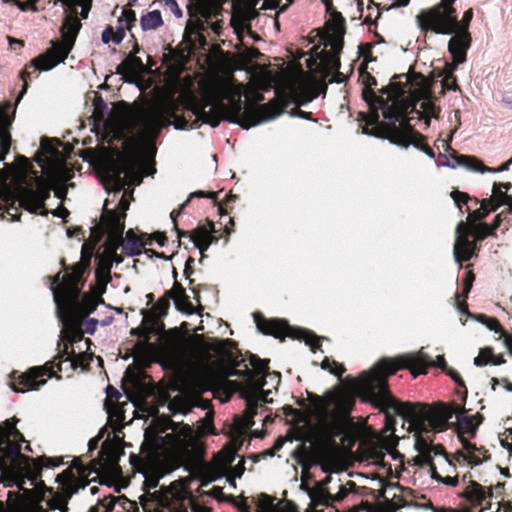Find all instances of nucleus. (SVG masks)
I'll return each mask as SVG.
<instances>
[{"label":"nucleus","mask_w":512,"mask_h":512,"mask_svg":"<svg viewBox=\"0 0 512 512\" xmlns=\"http://www.w3.org/2000/svg\"><path fill=\"white\" fill-rule=\"evenodd\" d=\"M54 367V361L47 362L43 366H35L28 369L25 373H22L18 378V383L26 387V389H20L15 384H11L10 388L15 393H26L27 391H37L40 387L46 384L44 376L49 378L53 377L54 374L52 369Z\"/></svg>","instance_id":"a211bd4d"},{"label":"nucleus","mask_w":512,"mask_h":512,"mask_svg":"<svg viewBox=\"0 0 512 512\" xmlns=\"http://www.w3.org/2000/svg\"><path fill=\"white\" fill-rule=\"evenodd\" d=\"M494 199L501 205H508L512 201V196L505 192H502L498 187L497 183L493 186Z\"/></svg>","instance_id":"a18cd8bd"},{"label":"nucleus","mask_w":512,"mask_h":512,"mask_svg":"<svg viewBox=\"0 0 512 512\" xmlns=\"http://www.w3.org/2000/svg\"><path fill=\"white\" fill-rule=\"evenodd\" d=\"M53 189L52 185L46 181L41 179H37L35 189H31L25 192L24 197H19V204L17 207L24 206L27 202L31 206L29 210L36 212L39 209L44 207L45 201L49 199L51 190Z\"/></svg>","instance_id":"aec40b11"},{"label":"nucleus","mask_w":512,"mask_h":512,"mask_svg":"<svg viewBox=\"0 0 512 512\" xmlns=\"http://www.w3.org/2000/svg\"><path fill=\"white\" fill-rule=\"evenodd\" d=\"M364 88L362 90L363 99L369 105L373 114V121L370 124L377 123L379 119L378 111L382 112L384 117V108L393 113H409L415 110V105L410 102L406 85L399 82H391L388 86L381 89L382 95H377L373 87L377 85L374 77L367 75L364 80Z\"/></svg>","instance_id":"0eeeda50"},{"label":"nucleus","mask_w":512,"mask_h":512,"mask_svg":"<svg viewBox=\"0 0 512 512\" xmlns=\"http://www.w3.org/2000/svg\"><path fill=\"white\" fill-rule=\"evenodd\" d=\"M466 449L469 451V457H468L469 464L474 465V466L480 465L482 463V461L477 456H475L472 451V450H477V448L469 444L468 446H466Z\"/></svg>","instance_id":"e2e57ef3"},{"label":"nucleus","mask_w":512,"mask_h":512,"mask_svg":"<svg viewBox=\"0 0 512 512\" xmlns=\"http://www.w3.org/2000/svg\"><path fill=\"white\" fill-rule=\"evenodd\" d=\"M142 168V160H127L123 163L111 165L109 177L115 186V191H122L127 184L139 185L142 181Z\"/></svg>","instance_id":"dca6fc26"},{"label":"nucleus","mask_w":512,"mask_h":512,"mask_svg":"<svg viewBox=\"0 0 512 512\" xmlns=\"http://www.w3.org/2000/svg\"><path fill=\"white\" fill-rule=\"evenodd\" d=\"M169 409L173 415L181 414L186 415L191 411V408L184 403L176 404L174 402L169 403Z\"/></svg>","instance_id":"de8ad7c7"},{"label":"nucleus","mask_w":512,"mask_h":512,"mask_svg":"<svg viewBox=\"0 0 512 512\" xmlns=\"http://www.w3.org/2000/svg\"><path fill=\"white\" fill-rule=\"evenodd\" d=\"M98 324L99 320L95 318H88L84 323V332L88 335H93Z\"/></svg>","instance_id":"5fc2aeb1"},{"label":"nucleus","mask_w":512,"mask_h":512,"mask_svg":"<svg viewBox=\"0 0 512 512\" xmlns=\"http://www.w3.org/2000/svg\"><path fill=\"white\" fill-rule=\"evenodd\" d=\"M113 33V30L111 27H107L103 30L101 33V40L104 44H109L110 41H112L111 35Z\"/></svg>","instance_id":"338daca9"},{"label":"nucleus","mask_w":512,"mask_h":512,"mask_svg":"<svg viewBox=\"0 0 512 512\" xmlns=\"http://www.w3.org/2000/svg\"><path fill=\"white\" fill-rule=\"evenodd\" d=\"M473 12L471 9L464 12L463 18H462V28H460V32H467V28L472 20Z\"/></svg>","instance_id":"680f3d73"},{"label":"nucleus","mask_w":512,"mask_h":512,"mask_svg":"<svg viewBox=\"0 0 512 512\" xmlns=\"http://www.w3.org/2000/svg\"><path fill=\"white\" fill-rule=\"evenodd\" d=\"M456 0H441L416 17L418 26L423 31H432L439 35H453L448 43V51L453 57L455 67L466 60V52L470 47V36L460 32L456 9L452 6Z\"/></svg>","instance_id":"20e7f679"},{"label":"nucleus","mask_w":512,"mask_h":512,"mask_svg":"<svg viewBox=\"0 0 512 512\" xmlns=\"http://www.w3.org/2000/svg\"><path fill=\"white\" fill-rule=\"evenodd\" d=\"M486 200H483L481 202V206L478 209L471 210L470 206L466 207V212L468 213V222L470 224H478L477 222H480L483 220L488 214L489 210L485 208Z\"/></svg>","instance_id":"ea45409f"},{"label":"nucleus","mask_w":512,"mask_h":512,"mask_svg":"<svg viewBox=\"0 0 512 512\" xmlns=\"http://www.w3.org/2000/svg\"><path fill=\"white\" fill-rule=\"evenodd\" d=\"M451 198L455 202V204L458 206L460 212H463L461 204H468L471 203L472 206H481V202L477 198H472L468 194L460 191H452L450 193Z\"/></svg>","instance_id":"4c0bfd02"},{"label":"nucleus","mask_w":512,"mask_h":512,"mask_svg":"<svg viewBox=\"0 0 512 512\" xmlns=\"http://www.w3.org/2000/svg\"><path fill=\"white\" fill-rule=\"evenodd\" d=\"M81 23L71 16L66 17L61 26L63 42L52 41V47L43 54L34 58L30 66L40 72H47L56 67L59 63H64L69 53L73 49Z\"/></svg>","instance_id":"1a4fd4ad"},{"label":"nucleus","mask_w":512,"mask_h":512,"mask_svg":"<svg viewBox=\"0 0 512 512\" xmlns=\"http://www.w3.org/2000/svg\"><path fill=\"white\" fill-rule=\"evenodd\" d=\"M388 360L398 369H409L414 378L419 374H425L429 367H438L446 371L449 367L444 356L439 355L435 360L424 353L423 350L402 354L395 359Z\"/></svg>","instance_id":"4468645a"},{"label":"nucleus","mask_w":512,"mask_h":512,"mask_svg":"<svg viewBox=\"0 0 512 512\" xmlns=\"http://www.w3.org/2000/svg\"><path fill=\"white\" fill-rule=\"evenodd\" d=\"M30 77V72L27 70V69H24L21 73H20V78L22 79L23 81V87H22V90L21 92L19 93V96H18V100L20 98L23 97V95L27 92V89H28V78Z\"/></svg>","instance_id":"13d9d810"},{"label":"nucleus","mask_w":512,"mask_h":512,"mask_svg":"<svg viewBox=\"0 0 512 512\" xmlns=\"http://www.w3.org/2000/svg\"><path fill=\"white\" fill-rule=\"evenodd\" d=\"M59 275H60V273H58L56 276H54L52 278L53 282H52V284L50 286V290H51V292L53 294V299H54V302L56 304V314H57V317H58L59 321L64 325L66 322H68V316H67V313L64 311V309L62 307L60 296H59L58 290H57L58 281H59Z\"/></svg>","instance_id":"473e14b6"},{"label":"nucleus","mask_w":512,"mask_h":512,"mask_svg":"<svg viewBox=\"0 0 512 512\" xmlns=\"http://www.w3.org/2000/svg\"><path fill=\"white\" fill-rule=\"evenodd\" d=\"M148 70L140 57L129 55L116 68V73L121 76L123 83L135 86L141 91V84L135 77L147 73Z\"/></svg>","instance_id":"6ab92c4d"},{"label":"nucleus","mask_w":512,"mask_h":512,"mask_svg":"<svg viewBox=\"0 0 512 512\" xmlns=\"http://www.w3.org/2000/svg\"><path fill=\"white\" fill-rule=\"evenodd\" d=\"M242 108V104L234 98H230L229 103L226 104L223 100H217L211 95H206L193 105L192 112L196 119L190 127L191 129H198L202 123L216 128L219 126L221 120H226L248 130L250 127L260 123L274 120L281 114V109L278 104H263L257 108L252 123L248 124V120L239 119L236 116L241 112Z\"/></svg>","instance_id":"7ed1b4c3"},{"label":"nucleus","mask_w":512,"mask_h":512,"mask_svg":"<svg viewBox=\"0 0 512 512\" xmlns=\"http://www.w3.org/2000/svg\"><path fill=\"white\" fill-rule=\"evenodd\" d=\"M8 178H9L8 172L5 170H0V186H1L2 192L4 191V193H6V194L8 192H14L12 190V188L10 187V185L8 184Z\"/></svg>","instance_id":"864d4df0"},{"label":"nucleus","mask_w":512,"mask_h":512,"mask_svg":"<svg viewBox=\"0 0 512 512\" xmlns=\"http://www.w3.org/2000/svg\"><path fill=\"white\" fill-rule=\"evenodd\" d=\"M65 289V297L69 305L80 309L86 314H92L96 310L99 302L92 296L82 294L75 287H66Z\"/></svg>","instance_id":"b1692460"},{"label":"nucleus","mask_w":512,"mask_h":512,"mask_svg":"<svg viewBox=\"0 0 512 512\" xmlns=\"http://www.w3.org/2000/svg\"><path fill=\"white\" fill-rule=\"evenodd\" d=\"M10 126L11 119L6 111L0 109V162L4 161L6 155L10 152Z\"/></svg>","instance_id":"a878e982"},{"label":"nucleus","mask_w":512,"mask_h":512,"mask_svg":"<svg viewBox=\"0 0 512 512\" xmlns=\"http://www.w3.org/2000/svg\"><path fill=\"white\" fill-rule=\"evenodd\" d=\"M170 429L175 433L178 434L180 437H183V439H188L192 436L193 430L192 428L183 423H171Z\"/></svg>","instance_id":"79ce46f5"},{"label":"nucleus","mask_w":512,"mask_h":512,"mask_svg":"<svg viewBox=\"0 0 512 512\" xmlns=\"http://www.w3.org/2000/svg\"><path fill=\"white\" fill-rule=\"evenodd\" d=\"M125 37V29L122 25H119L116 28L114 36L112 37V42L116 45H119Z\"/></svg>","instance_id":"bf43d9fd"},{"label":"nucleus","mask_w":512,"mask_h":512,"mask_svg":"<svg viewBox=\"0 0 512 512\" xmlns=\"http://www.w3.org/2000/svg\"><path fill=\"white\" fill-rule=\"evenodd\" d=\"M171 298L178 311L186 315H192L195 313L193 305L186 299L185 292L182 288H178L177 293L175 292L174 296H171Z\"/></svg>","instance_id":"2f4dec72"},{"label":"nucleus","mask_w":512,"mask_h":512,"mask_svg":"<svg viewBox=\"0 0 512 512\" xmlns=\"http://www.w3.org/2000/svg\"><path fill=\"white\" fill-rule=\"evenodd\" d=\"M332 364L337 365L335 361L331 362L329 358L325 357L321 362L320 367L322 370L329 371L332 375L340 377L345 372V368L342 365H340L337 366V368L333 369L331 367Z\"/></svg>","instance_id":"37998d69"},{"label":"nucleus","mask_w":512,"mask_h":512,"mask_svg":"<svg viewBox=\"0 0 512 512\" xmlns=\"http://www.w3.org/2000/svg\"><path fill=\"white\" fill-rule=\"evenodd\" d=\"M106 205L107 201L104 204L106 212L102 216V227L100 229L117 240L123 234L125 229V212L129 208V202L125 195H122L119 201L121 211L109 210L106 208ZM98 229L99 228L97 226L90 228L91 234H94Z\"/></svg>","instance_id":"f3484780"},{"label":"nucleus","mask_w":512,"mask_h":512,"mask_svg":"<svg viewBox=\"0 0 512 512\" xmlns=\"http://www.w3.org/2000/svg\"><path fill=\"white\" fill-rule=\"evenodd\" d=\"M420 108L424 110V123L426 127H429L431 117H436V107L429 101L422 102Z\"/></svg>","instance_id":"c03bdc74"},{"label":"nucleus","mask_w":512,"mask_h":512,"mask_svg":"<svg viewBox=\"0 0 512 512\" xmlns=\"http://www.w3.org/2000/svg\"><path fill=\"white\" fill-rule=\"evenodd\" d=\"M452 159L454 161L453 164H450L447 162V163L443 164V166H447L452 169H455L458 166V167H463L466 170L471 171V172L481 173L482 162L474 156L456 155V156H453Z\"/></svg>","instance_id":"cd10ccee"},{"label":"nucleus","mask_w":512,"mask_h":512,"mask_svg":"<svg viewBox=\"0 0 512 512\" xmlns=\"http://www.w3.org/2000/svg\"><path fill=\"white\" fill-rule=\"evenodd\" d=\"M178 237L189 238L194 246L199 250L201 256H203V253L208 250L210 245L217 241V239L203 226L196 228L191 234L186 231H178ZM202 261L203 257L199 259V263L201 264Z\"/></svg>","instance_id":"5701e85b"},{"label":"nucleus","mask_w":512,"mask_h":512,"mask_svg":"<svg viewBox=\"0 0 512 512\" xmlns=\"http://www.w3.org/2000/svg\"><path fill=\"white\" fill-rule=\"evenodd\" d=\"M329 32L321 36L325 48L330 47V51L323 50L319 59L332 70L340 68L339 53L343 48V36L345 33V19L341 13L334 11L331 13V22L328 24Z\"/></svg>","instance_id":"9b49d317"},{"label":"nucleus","mask_w":512,"mask_h":512,"mask_svg":"<svg viewBox=\"0 0 512 512\" xmlns=\"http://www.w3.org/2000/svg\"><path fill=\"white\" fill-rule=\"evenodd\" d=\"M414 448L419 453V455L414 458L415 465L430 466L435 457H442L445 462H448L447 456L441 446H434L419 435L416 436Z\"/></svg>","instance_id":"4be33fe9"},{"label":"nucleus","mask_w":512,"mask_h":512,"mask_svg":"<svg viewBox=\"0 0 512 512\" xmlns=\"http://www.w3.org/2000/svg\"><path fill=\"white\" fill-rule=\"evenodd\" d=\"M475 366H484L487 364L500 365L503 363L502 360H496L492 354L491 348H484L480 351L479 355L474 358L473 361Z\"/></svg>","instance_id":"c9c22d12"},{"label":"nucleus","mask_w":512,"mask_h":512,"mask_svg":"<svg viewBox=\"0 0 512 512\" xmlns=\"http://www.w3.org/2000/svg\"><path fill=\"white\" fill-rule=\"evenodd\" d=\"M475 366H484L487 364L500 365L503 363L502 360H496L492 354L491 348H484L480 351L479 355L474 358L473 361Z\"/></svg>","instance_id":"f704fd0d"},{"label":"nucleus","mask_w":512,"mask_h":512,"mask_svg":"<svg viewBox=\"0 0 512 512\" xmlns=\"http://www.w3.org/2000/svg\"><path fill=\"white\" fill-rule=\"evenodd\" d=\"M18 419L13 417L0 424V483L5 487L11 486L15 474L29 467L30 459L21 453V446L11 440V437L23 439L17 430Z\"/></svg>","instance_id":"6e6552de"},{"label":"nucleus","mask_w":512,"mask_h":512,"mask_svg":"<svg viewBox=\"0 0 512 512\" xmlns=\"http://www.w3.org/2000/svg\"><path fill=\"white\" fill-rule=\"evenodd\" d=\"M291 456L302 468H308L311 464V452L304 445H299Z\"/></svg>","instance_id":"72a5a7b5"},{"label":"nucleus","mask_w":512,"mask_h":512,"mask_svg":"<svg viewBox=\"0 0 512 512\" xmlns=\"http://www.w3.org/2000/svg\"><path fill=\"white\" fill-rule=\"evenodd\" d=\"M408 113H391L388 108H384V119L387 123L380 125L377 130L362 129V134L374 136L389 141L392 145L407 149L413 146L415 149L423 152L427 157L434 159L433 150L420 143L423 138L420 133L414 130L407 117Z\"/></svg>","instance_id":"423d86ee"},{"label":"nucleus","mask_w":512,"mask_h":512,"mask_svg":"<svg viewBox=\"0 0 512 512\" xmlns=\"http://www.w3.org/2000/svg\"><path fill=\"white\" fill-rule=\"evenodd\" d=\"M111 261L103 256L97 257L95 276L98 284L106 286L111 282Z\"/></svg>","instance_id":"c85d7f7f"},{"label":"nucleus","mask_w":512,"mask_h":512,"mask_svg":"<svg viewBox=\"0 0 512 512\" xmlns=\"http://www.w3.org/2000/svg\"><path fill=\"white\" fill-rule=\"evenodd\" d=\"M509 165H508V161L506 163H504L503 165H501L500 167L498 168H489V167H486L482 164V167H481V174L483 173H501V172H506L509 170Z\"/></svg>","instance_id":"4d7b16f0"},{"label":"nucleus","mask_w":512,"mask_h":512,"mask_svg":"<svg viewBox=\"0 0 512 512\" xmlns=\"http://www.w3.org/2000/svg\"><path fill=\"white\" fill-rule=\"evenodd\" d=\"M468 497L473 502L481 503L487 497L491 495V492H487L484 487L478 483H472L467 491Z\"/></svg>","instance_id":"e433bc0d"},{"label":"nucleus","mask_w":512,"mask_h":512,"mask_svg":"<svg viewBox=\"0 0 512 512\" xmlns=\"http://www.w3.org/2000/svg\"><path fill=\"white\" fill-rule=\"evenodd\" d=\"M234 460V457L230 461L223 462L218 465L217 469L219 470L220 475L215 477L212 481H215L219 478H226L228 483L233 489H236L235 479L241 478L244 473L243 462L240 460L239 463L231 467V463Z\"/></svg>","instance_id":"bb28decb"},{"label":"nucleus","mask_w":512,"mask_h":512,"mask_svg":"<svg viewBox=\"0 0 512 512\" xmlns=\"http://www.w3.org/2000/svg\"><path fill=\"white\" fill-rule=\"evenodd\" d=\"M60 464H62L61 461H59L58 459H55V458H48V457H43V458H39L38 459V465L42 468V467H45V468H55V467H58Z\"/></svg>","instance_id":"3c124183"},{"label":"nucleus","mask_w":512,"mask_h":512,"mask_svg":"<svg viewBox=\"0 0 512 512\" xmlns=\"http://www.w3.org/2000/svg\"><path fill=\"white\" fill-rule=\"evenodd\" d=\"M389 407L395 410V414L410 424L417 433L431 430L443 431L448 425L453 424L464 433H475L476 427L473 419L459 411L455 404H440L435 408L421 403L407 402L406 410L396 402L389 403Z\"/></svg>","instance_id":"f03ea898"},{"label":"nucleus","mask_w":512,"mask_h":512,"mask_svg":"<svg viewBox=\"0 0 512 512\" xmlns=\"http://www.w3.org/2000/svg\"><path fill=\"white\" fill-rule=\"evenodd\" d=\"M163 19L159 10H153L140 18V26L143 31L154 30L163 25Z\"/></svg>","instance_id":"7c9ffc66"},{"label":"nucleus","mask_w":512,"mask_h":512,"mask_svg":"<svg viewBox=\"0 0 512 512\" xmlns=\"http://www.w3.org/2000/svg\"><path fill=\"white\" fill-rule=\"evenodd\" d=\"M331 480V476H326L320 482V486L317 489H310L308 487L301 486V489L307 493L311 501L310 512H322L317 510L318 506H328L330 501H340L346 496V492L333 496L323 489L331 482Z\"/></svg>","instance_id":"412c9836"},{"label":"nucleus","mask_w":512,"mask_h":512,"mask_svg":"<svg viewBox=\"0 0 512 512\" xmlns=\"http://www.w3.org/2000/svg\"><path fill=\"white\" fill-rule=\"evenodd\" d=\"M164 5L174 14L178 19L182 18L183 12L180 9L176 0H163Z\"/></svg>","instance_id":"8fccbe9b"},{"label":"nucleus","mask_w":512,"mask_h":512,"mask_svg":"<svg viewBox=\"0 0 512 512\" xmlns=\"http://www.w3.org/2000/svg\"><path fill=\"white\" fill-rule=\"evenodd\" d=\"M174 104L159 106L140 111L137 115V125L144 140L154 142L160 136L162 130L171 125L165 117L174 115Z\"/></svg>","instance_id":"f8f14e48"},{"label":"nucleus","mask_w":512,"mask_h":512,"mask_svg":"<svg viewBox=\"0 0 512 512\" xmlns=\"http://www.w3.org/2000/svg\"><path fill=\"white\" fill-rule=\"evenodd\" d=\"M105 394L108 398L119 400L122 397L121 392L112 385L105 388Z\"/></svg>","instance_id":"052dcab7"},{"label":"nucleus","mask_w":512,"mask_h":512,"mask_svg":"<svg viewBox=\"0 0 512 512\" xmlns=\"http://www.w3.org/2000/svg\"><path fill=\"white\" fill-rule=\"evenodd\" d=\"M137 20L136 13L133 10L123 9L118 22L124 21L127 25L135 23Z\"/></svg>","instance_id":"09e8293b"},{"label":"nucleus","mask_w":512,"mask_h":512,"mask_svg":"<svg viewBox=\"0 0 512 512\" xmlns=\"http://www.w3.org/2000/svg\"><path fill=\"white\" fill-rule=\"evenodd\" d=\"M396 371L397 368L393 366L388 358H382L369 370L362 372L358 378L348 376L343 381L345 390L339 392L335 397L336 408L343 414L350 413L355 403V397L358 396L363 402L371 403L375 408L385 413L386 428L393 434L396 421L391 413L397 415L395 410L389 407L390 401L402 406L403 410L407 408V402L397 400L388 389V377Z\"/></svg>","instance_id":"f257e3e1"},{"label":"nucleus","mask_w":512,"mask_h":512,"mask_svg":"<svg viewBox=\"0 0 512 512\" xmlns=\"http://www.w3.org/2000/svg\"><path fill=\"white\" fill-rule=\"evenodd\" d=\"M56 482L60 483L68 488H72L76 482V477L70 468L66 469L62 473L56 476Z\"/></svg>","instance_id":"a19ab883"},{"label":"nucleus","mask_w":512,"mask_h":512,"mask_svg":"<svg viewBox=\"0 0 512 512\" xmlns=\"http://www.w3.org/2000/svg\"><path fill=\"white\" fill-rule=\"evenodd\" d=\"M254 320L258 331L264 335H270L275 338L293 337L301 339L306 345L310 346L312 352L320 349L317 337L308 330L300 329L298 334H294L292 328L284 321L279 319L266 320L254 314Z\"/></svg>","instance_id":"ddd939ff"},{"label":"nucleus","mask_w":512,"mask_h":512,"mask_svg":"<svg viewBox=\"0 0 512 512\" xmlns=\"http://www.w3.org/2000/svg\"><path fill=\"white\" fill-rule=\"evenodd\" d=\"M505 212H501L499 214H497L493 220V222L491 223V225L489 226V230L492 232V234L494 233V231L496 229H498V227L500 226L501 224V221H502V215L504 214Z\"/></svg>","instance_id":"774afa93"},{"label":"nucleus","mask_w":512,"mask_h":512,"mask_svg":"<svg viewBox=\"0 0 512 512\" xmlns=\"http://www.w3.org/2000/svg\"><path fill=\"white\" fill-rule=\"evenodd\" d=\"M107 235L109 240L111 241V247L107 249V254L102 256L111 261V266L113 265V263L119 265L123 262V258L117 255V249L119 247V241L121 240L122 235L117 240L115 238H112L109 234Z\"/></svg>","instance_id":"58836bf2"},{"label":"nucleus","mask_w":512,"mask_h":512,"mask_svg":"<svg viewBox=\"0 0 512 512\" xmlns=\"http://www.w3.org/2000/svg\"><path fill=\"white\" fill-rule=\"evenodd\" d=\"M175 291L170 290L167 292L166 297L158 300L156 306L159 309L161 314H165L170 306V301L172 300L171 296H174Z\"/></svg>","instance_id":"49530a36"},{"label":"nucleus","mask_w":512,"mask_h":512,"mask_svg":"<svg viewBox=\"0 0 512 512\" xmlns=\"http://www.w3.org/2000/svg\"><path fill=\"white\" fill-rule=\"evenodd\" d=\"M443 87L447 90L457 91L459 86L456 83L454 76L449 73L443 78Z\"/></svg>","instance_id":"603ef678"},{"label":"nucleus","mask_w":512,"mask_h":512,"mask_svg":"<svg viewBox=\"0 0 512 512\" xmlns=\"http://www.w3.org/2000/svg\"><path fill=\"white\" fill-rule=\"evenodd\" d=\"M290 114H291V116H294V117H300L302 119H306V120H309V121L316 122V120L311 118V113L302 111V110H300L298 108L292 109Z\"/></svg>","instance_id":"0e129e2a"},{"label":"nucleus","mask_w":512,"mask_h":512,"mask_svg":"<svg viewBox=\"0 0 512 512\" xmlns=\"http://www.w3.org/2000/svg\"><path fill=\"white\" fill-rule=\"evenodd\" d=\"M258 15L259 13L255 9L247 8L241 13L240 17L235 15L232 16L231 25L239 38H241V33L244 30H247V32L252 36L253 39H259V37L254 36L248 24L250 21L254 20Z\"/></svg>","instance_id":"393cba45"},{"label":"nucleus","mask_w":512,"mask_h":512,"mask_svg":"<svg viewBox=\"0 0 512 512\" xmlns=\"http://www.w3.org/2000/svg\"><path fill=\"white\" fill-rule=\"evenodd\" d=\"M250 364L252 371L240 382H231L235 390L240 393L241 398L246 402L247 420L246 425L252 427L254 422L252 418L258 413V408L261 403L269 402L268 396L272 394L271 390H264L266 385V376H272L278 384L280 382V373L268 371V362L258 358L255 355L250 357Z\"/></svg>","instance_id":"39448f33"},{"label":"nucleus","mask_w":512,"mask_h":512,"mask_svg":"<svg viewBox=\"0 0 512 512\" xmlns=\"http://www.w3.org/2000/svg\"><path fill=\"white\" fill-rule=\"evenodd\" d=\"M483 325L486 326L487 329H489L490 331H493L495 333L504 334V330L496 318H490L489 322L488 323L486 322V324H483Z\"/></svg>","instance_id":"6e6d98bb"},{"label":"nucleus","mask_w":512,"mask_h":512,"mask_svg":"<svg viewBox=\"0 0 512 512\" xmlns=\"http://www.w3.org/2000/svg\"><path fill=\"white\" fill-rule=\"evenodd\" d=\"M140 499L144 512H200V507L193 501H189L186 506L171 500L167 493L160 491L148 492Z\"/></svg>","instance_id":"2eb2a0df"},{"label":"nucleus","mask_w":512,"mask_h":512,"mask_svg":"<svg viewBox=\"0 0 512 512\" xmlns=\"http://www.w3.org/2000/svg\"><path fill=\"white\" fill-rule=\"evenodd\" d=\"M455 234L453 256L459 269L462 268V262L470 260L476 254L477 246L468 236L472 235L476 241H483L487 236L493 235L486 223L468 224L463 221L457 224Z\"/></svg>","instance_id":"9d476101"},{"label":"nucleus","mask_w":512,"mask_h":512,"mask_svg":"<svg viewBox=\"0 0 512 512\" xmlns=\"http://www.w3.org/2000/svg\"><path fill=\"white\" fill-rule=\"evenodd\" d=\"M446 372L448 373V375L460 386H464V382L460 376V374L454 370L453 368H448L446 370Z\"/></svg>","instance_id":"69168bd1"},{"label":"nucleus","mask_w":512,"mask_h":512,"mask_svg":"<svg viewBox=\"0 0 512 512\" xmlns=\"http://www.w3.org/2000/svg\"><path fill=\"white\" fill-rule=\"evenodd\" d=\"M126 235H127V241H126L125 246L123 247V250H124V253L128 257H134V256L140 255L142 253V250H141L142 247L145 244L151 245L153 242L152 238H149L145 243L141 242L138 237L130 236V235H132L131 230L127 231Z\"/></svg>","instance_id":"c756f323"}]
</instances>
